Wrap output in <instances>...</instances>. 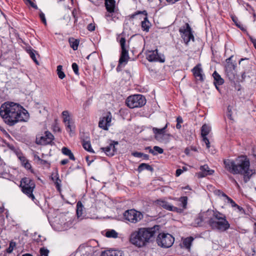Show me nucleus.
<instances>
[{"mask_svg":"<svg viewBox=\"0 0 256 256\" xmlns=\"http://www.w3.org/2000/svg\"><path fill=\"white\" fill-rule=\"evenodd\" d=\"M62 152L64 154L68 156L72 152V151L66 147H63L62 149Z\"/></svg>","mask_w":256,"mask_h":256,"instance_id":"09e8293b","label":"nucleus"},{"mask_svg":"<svg viewBox=\"0 0 256 256\" xmlns=\"http://www.w3.org/2000/svg\"><path fill=\"white\" fill-rule=\"evenodd\" d=\"M182 172V170L181 169H177L176 172V176H180Z\"/></svg>","mask_w":256,"mask_h":256,"instance_id":"69168bd1","label":"nucleus"},{"mask_svg":"<svg viewBox=\"0 0 256 256\" xmlns=\"http://www.w3.org/2000/svg\"><path fill=\"white\" fill-rule=\"evenodd\" d=\"M153 150L157 154H162L164 152V150L158 146H154Z\"/></svg>","mask_w":256,"mask_h":256,"instance_id":"603ef678","label":"nucleus"},{"mask_svg":"<svg viewBox=\"0 0 256 256\" xmlns=\"http://www.w3.org/2000/svg\"><path fill=\"white\" fill-rule=\"evenodd\" d=\"M36 233L35 232L34 234L33 235V236L34 237V238L33 239V240L36 241L37 242H42L44 241L46 238L44 237L41 236L40 235H38V238H36Z\"/></svg>","mask_w":256,"mask_h":256,"instance_id":"49530a36","label":"nucleus"},{"mask_svg":"<svg viewBox=\"0 0 256 256\" xmlns=\"http://www.w3.org/2000/svg\"><path fill=\"white\" fill-rule=\"evenodd\" d=\"M52 130L54 132H61V129L59 126L57 119L54 120V124L52 126Z\"/></svg>","mask_w":256,"mask_h":256,"instance_id":"58836bf2","label":"nucleus"},{"mask_svg":"<svg viewBox=\"0 0 256 256\" xmlns=\"http://www.w3.org/2000/svg\"><path fill=\"white\" fill-rule=\"evenodd\" d=\"M72 68L74 72V74L78 76L79 75V72H78V65L74 62V63H72Z\"/></svg>","mask_w":256,"mask_h":256,"instance_id":"de8ad7c7","label":"nucleus"},{"mask_svg":"<svg viewBox=\"0 0 256 256\" xmlns=\"http://www.w3.org/2000/svg\"><path fill=\"white\" fill-rule=\"evenodd\" d=\"M100 254L101 256H122V252L116 250H107L102 252Z\"/></svg>","mask_w":256,"mask_h":256,"instance_id":"412c9836","label":"nucleus"},{"mask_svg":"<svg viewBox=\"0 0 256 256\" xmlns=\"http://www.w3.org/2000/svg\"><path fill=\"white\" fill-rule=\"evenodd\" d=\"M140 14H142L145 16V17L144 18V20L142 21L141 22V25H142V30L144 31H146V32H148L149 31L151 24H150V22L148 20V13L146 10H144L143 11H140V10L136 11L134 14H131L130 16V18L133 19L136 17V16Z\"/></svg>","mask_w":256,"mask_h":256,"instance_id":"f8f14e48","label":"nucleus"},{"mask_svg":"<svg viewBox=\"0 0 256 256\" xmlns=\"http://www.w3.org/2000/svg\"><path fill=\"white\" fill-rule=\"evenodd\" d=\"M68 42L70 44V46L73 49V50H78L80 43L79 40L76 39L72 37H70L68 38Z\"/></svg>","mask_w":256,"mask_h":256,"instance_id":"393cba45","label":"nucleus"},{"mask_svg":"<svg viewBox=\"0 0 256 256\" xmlns=\"http://www.w3.org/2000/svg\"><path fill=\"white\" fill-rule=\"evenodd\" d=\"M0 116L4 122L12 126L19 122L26 121L29 116L28 111L18 104L5 102L0 108Z\"/></svg>","mask_w":256,"mask_h":256,"instance_id":"f257e3e1","label":"nucleus"},{"mask_svg":"<svg viewBox=\"0 0 256 256\" xmlns=\"http://www.w3.org/2000/svg\"><path fill=\"white\" fill-rule=\"evenodd\" d=\"M193 72V74L195 77H198L199 80L200 82H204V76L202 74V70L201 68V64H198L192 70Z\"/></svg>","mask_w":256,"mask_h":256,"instance_id":"a211bd4d","label":"nucleus"},{"mask_svg":"<svg viewBox=\"0 0 256 256\" xmlns=\"http://www.w3.org/2000/svg\"><path fill=\"white\" fill-rule=\"evenodd\" d=\"M226 116L228 118L232 120V108L230 106H228L227 108V113Z\"/></svg>","mask_w":256,"mask_h":256,"instance_id":"8fccbe9b","label":"nucleus"},{"mask_svg":"<svg viewBox=\"0 0 256 256\" xmlns=\"http://www.w3.org/2000/svg\"><path fill=\"white\" fill-rule=\"evenodd\" d=\"M180 202L182 204L184 208H186L188 202L187 196H182L180 198Z\"/></svg>","mask_w":256,"mask_h":256,"instance_id":"37998d69","label":"nucleus"},{"mask_svg":"<svg viewBox=\"0 0 256 256\" xmlns=\"http://www.w3.org/2000/svg\"><path fill=\"white\" fill-rule=\"evenodd\" d=\"M113 15H115V10L114 12H108L105 14V17L107 18L108 20H112L115 21L116 20L118 19V17L117 16H113Z\"/></svg>","mask_w":256,"mask_h":256,"instance_id":"473e14b6","label":"nucleus"},{"mask_svg":"<svg viewBox=\"0 0 256 256\" xmlns=\"http://www.w3.org/2000/svg\"><path fill=\"white\" fill-rule=\"evenodd\" d=\"M232 57L233 56H232L226 60V71L227 72L228 76L232 75L234 76L232 70L235 69L236 65L232 62Z\"/></svg>","mask_w":256,"mask_h":256,"instance_id":"6ab92c4d","label":"nucleus"},{"mask_svg":"<svg viewBox=\"0 0 256 256\" xmlns=\"http://www.w3.org/2000/svg\"><path fill=\"white\" fill-rule=\"evenodd\" d=\"M132 155L136 158H142L143 155V153L138 152H134L132 153Z\"/></svg>","mask_w":256,"mask_h":256,"instance_id":"5fc2aeb1","label":"nucleus"},{"mask_svg":"<svg viewBox=\"0 0 256 256\" xmlns=\"http://www.w3.org/2000/svg\"><path fill=\"white\" fill-rule=\"evenodd\" d=\"M26 50L28 52V53L29 54L30 58H32V50L30 46H29L28 48H26Z\"/></svg>","mask_w":256,"mask_h":256,"instance_id":"bf43d9fd","label":"nucleus"},{"mask_svg":"<svg viewBox=\"0 0 256 256\" xmlns=\"http://www.w3.org/2000/svg\"><path fill=\"white\" fill-rule=\"evenodd\" d=\"M52 179L54 182L57 190L60 191L61 180L58 176H56V178L54 177H52Z\"/></svg>","mask_w":256,"mask_h":256,"instance_id":"4c0bfd02","label":"nucleus"},{"mask_svg":"<svg viewBox=\"0 0 256 256\" xmlns=\"http://www.w3.org/2000/svg\"><path fill=\"white\" fill-rule=\"evenodd\" d=\"M222 196L226 198L228 200V202L230 203L232 207H235L238 206V204L229 196H228L226 194H222Z\"/></svg>","mask_w":256,"mask_h":256,"instance_id":"a19ab883","label":"nucleus"},{"mask_svg":"<svg viewBox=\"0 0 256 256\" xmlns=\"http://www.w3.org/2000/svg\"><path fill=\"white\" fill-rule=\"evenodd\" d=\"M84 206L80 201H78L76 204V214L78 218L83 216Z\"/></svg>","mask_w":256,"mask_h":256,"instance_id":"c85d7f7f","label":"nucleus"},{"mask_svg":"<svg viewBox=\"0 0 256 256\" xmlns=\"http://www.w3.org/2000/svg\"><path fill=\"white\" fill-rule=\"evenodd\" d=\"M156 204L162 208L170 211L172 208V206L165 200H157L156 201Z\"/></svg>","mask_w":256,"mask_h":256,"instance_id":"5701e85b","label":"nucleus"},{"mask_svg":"<svg viewBox=\"0 0 256 256\" xmlns=\"http://www.w3.org/2000/svg\"><path fill=\"white\" fill-rule=\"evenodd\" d=\"M87 29L90 32H92L95 30V26L94 24L91 23L88 24Z\"/></svg>","mask_w":256,"mask_h":256,"instance_id":"6e6d98bb","label":"nucleus"},{"mask_svg":"<svg viewBox=\"0 0 256 256\" xmlns=\"http://www.w3.org/2000/svg\"><path fill=\"white\" fill-rule=\"evenodd\" d=\"M112 117L110 112H108L105 116L100 119L98 122L99 127L104 130H108V127L110 126Z\"/></svg>","mask_w":256,"mask_h":256,"instance_id":"4468645a","label":"nucleus"},{"mask_svg":"<svg viewBox=\"0 0 256 256\" xmlns=\"http://www.w3.org/2000/svg\"><path fill=\"white\" fill-rule=\"evenodd\" d=\"M144 170H146L151 172L154 171L153 168L150 164L146 163H142L139 165L138 168V172L140 173Z\"/></svg>","mask_w":256,"mask_h":256,"instance_id":"a878e982","label":"nucleus"},{"mask_svg":"<svg viewBox=\"0 0 256 256\" xmlns=\"http://www.w3.org/2000/svg\"><path fill=\"white\" fill-rule=\"evenodd\" d=\"M210 128L206 124H204L201 128L202 136H206L210 132Z\"/></svg>","mask_w":256,"mask_h":256,"instance_id":"72a5a7b5","label":"nucleus"},{"mask_svg":"<svg viewBox=\"0 0 256 256\" xmlns=\"http://www.w3.org/2000/svg\"><path fill=\"white\" fill-rule=\"evenodd\" d=\"M105 6L108 12H114L116 7L115 0H105Z\"/></svg>","mask_w":256,"mask_h":256,"instance_id":"4be33fe9","label":"nucleus"},{"mask_svg":"<svg viewBox=\"0 0 256 256\" xmlns=\"http://www.w3.org/2000/svg\"><path fill=\"white\" fill-rule=\"evenodd\" d=\"M34 158L35 159L36 158L38 160L40 161V163L42 164H45L47 162L46 160H41L40 158L38 156H37L36 155H34Z\"/></svg>","mask_w":256,"mask_h":256,"instance_id":"e2e57ef3","label":"nucleus"},{"mask_svg":"<svg viewBox=\"0 0 256 256\" xmlns=\"http://www.w3.org/2000/svg\"><path fill=\"white\" fill-rule=\"evenodd\" d=\"M57 74L58 76V78L60 79H63L65 76L66 75L64 73V72L62 71V66L61 65H59L57 66Z\"/></svg>","mask_w":256,"mask_h":256,"instance_id":"e433bc0d","label":"nucleus"},{"mask_svg":"<svg viewBox=\"0 0 256 256\" xmlns=\"http://www.w3.org/2000/svg\"><path fill=\"white\" fill-rule=\"evenodd\" d=\"M249 38L252 42L253 44L254 48L256 49V39L254 38L248 34Z\"/></svg>","mask_w":256,"mask_h":256,"instance_id":"4d7b16f0","label":"nucleus"},{"mask_svg":"<svg viewBox=\"0 0 256 256\" xmlns=\"http://www.w3.org/2000/svg\"><path fill=\"white\" fill-rule=\"evenodd\" d=\"M66 129L67 130H70V132L72 131L71 125L70 124V122H68L66 124Z\"/></svg>","mask_w":256,"mask_h":256,"instance_id":"338daca9","label":"nucleus"},{"mask_svg":"<svg viewBox=\"0 0 256 256\" xmlns=\"http://www.w3.org/2000/svg\"><path fill=\"white\" fill-rule=\"evenodd\" d=\"M126 38L124 37H122L120 40L122 51L118 62L120 64H124V65L127 64L130 58L128 50L126 48Z\"/></svg>","mask_w":256,"mask_h":256,"instance_id":"9b49d317","label":"nucleus"},{"mask_svg":"<svg viewBox=\"0 0 256 256\" xmlns=\"http://www.w3.org/2000/svg\"><path fill=\"white\" fill-rule=\"evenodd\" d=\"M206 223L213 230H218L224 232L230 228V224L226 219L224 214L218 212L213 210V213L210 216Z\"/></svg>","mask_w":256,"mask_h":256,"instance_id":"20e7f679","label":"nucleus"},{"mask_svg":"<svg viewBox=\"0 0 256 256\" xmlns=\"http://www.w3.org/2000/svg\"><path fill=\"white\" fill-rule=\"evenodd\" d=\"M176 122L177 123L182 124L183 122V120L180 116H178L176 118Z\"/></svg>","mask_w":256,"mask_h":256,"instance_id":"774afa93","label":"nucleus"},{"mask_svg":"<svg viewBox=\"0 0 256 256\" xmlns=\"http://www.w3.org/2000/svg\"><path fill=\"white\" fill-rule=\"evenodd\" d=\"M46 140L44 136H40L39 139L36 137V143L41 145H47L48 144V142Z\"/></svg>","mask_w":256,"mask_h":256,"instance_id":"f704fd0d","label":"nucleus"},{"mask_svg":"<svg viewBox=\"0 0 256 256\" xmlns=\"http://www.w3.org/2000/svg\"><path fill=\"white\" fill-rule=\"evenodd\" d=\"M146 58L149 62H164L165 61L164 56H161L160 54H159L157 49L150 51L146 55Z\"/></svg>","mask_w":256,"mask_h":256,"instance_id":"ddd939ff","label":"nucleus"},{"mask_svg":"<svg viewBox=\"0 0 256 256\" xmlns=\"http://www.w3.org/2000/svg\"><path fill=\"white\" fill-rule=\"evenodd\" d=\"M200 170L201 172L198 173L199 178H203L208 175H212L214 172V170L210 169L207 164L200 166Z\"/></svg>","mask_w":256,"mask_h":256,"instance_id":"f3484780","label":"nucleus"},{"mask_svg":"<svg viewBox=\"0 0 256 256\" xmlns=\"http://www.w3.org/2000/svg\"><path fill=\"white\" fill-rule=\"evenodd\" d=\"M236 26L239 28L242 31L246 32V29L243 26L242 24L239 22L238 24H236Z\"/></svg>","mask_w":256,"mask_h":256,"instance_id":"680f3d73","label":"nucleus"},{"mask_svg":"<svg viewBox=\"0 0 256 256\" xmlns=\"http://www.w3.org/2000/svg\"><path fill=\"white\" fill-rule=\"evenodd\" d=\"M82 145L85 150L90 152L94 153V152L92 148L91 144L90 141L83 140Z\"/></svg>","mask_w":256,"mask_h":256,"instance_id":"2f4dec72","label":"nucleus"},{"mask_svg":"<svg viewBox=\"0 0 256 256\" xmlns=\"http://www.w3.org/2000/svg\"><path fill=\"white\" fill-rule=\"evenodd\" d=\"M212 76L214 79V84L217 90H218V86L222 85L224 83V80L216 72L214 71L212 74Z\"/></svg>","mask_w":256,"mask_h":256,"instance_id":"aec40b11","label":"nucleus"},{"mask_svg":"<svg viewBox=\"0 0 256 256\" xmlns=\"http://www.w3.org/2000/svg\"><path fill=\"white\" fill-rule=\"evenodd\" d=\"M32 179L28 177L22 178L20 182V187L22 192L29 198H32Z\"/></svg>","mask_w":256,"mask_h":256,"instance_id":"9d476101","label":"nucleus"},{"mask_svg":"<svg viewBox=\"0 0 256 256\" xmlns=\"http://www.w3.org/2000/svg\"><path fill=\"white\" fill-rule=\"evenodd\" d=\"M39 16H40V18L42 22L45 25H46V18H45L44 14L42 12H40V14H39Z\"/></svg>","mask_w":256,"mask_h":256,"instance_id":"3c124183","label":"nucleus"},{"mask_svg":"<svg viewBox=\"0 0 256 256\" xmlns=\"http://www.w3.org/2000/svg\"><path fill=\"white\" fill-rule=\"evenodd\" d=\"M170 211L177 212H181V210L180 208H178L174 206H172V208L170 210Z\"/></svg>","mask_w":256,"mask_h":256,"instance_id":"052dcab7","label":"nucleus"},{"mask_svg":"<svg viewBox=\"0 0 256 256\" xmlns=\"http://www.w3.org/2000/svg\"><path fill=\"white\" fill-rule=\"evenodd\" d=\"M160 230L157 231L158 236L156 239L158 245L163 248H168L173 244L174 238L170 234L160 233Z\"/></svg>","mask_w":256,"mask_h":256,"instance_id":"423d86ee","label":"nucleus"},{"mask_svg":"<svg viewBox=\"0 0 256 256\" xmlns=\"http://www.w3.org/2000/svg\"><path fill=\"white\" fill-rule=\"evenodd\" d=\"M100 150H102V151L108 156H114V150H112V148L110 146V143L106 147L101 148Z\"/></svg>","mask_w":256,"mask_h":256,"instance_id":"bb28decb","label":"nucleus"},{"mask_svg":"<svg viewBox=\"0 0 256 256\" xmlns=\"http://www.w3.org/2000/svg\"><path fill=\"white\" fill-rule=\"evenodd\" d=\"M25 4L30 7H32V0H24Z\"/></svg>","mask_w":256,"mask_h":256,"instance_id":"0e129e2a","label":"nucleus"},{"mask_svg":"<svg viewBox=\"0 0 256 256\" xmlns=\"http://www.w3.org/2000/svg\"><path fill=\"white\" fill-rule=\"evenodd\" d=\"M168 123L166 122V125L161 128L154 127L152 128L153 133L154 134V138L160 142L166 143L170 141V138L172 135L170 134L166 133Z\"/></svg>","mask_w":256,"mask_h":256,"instance_id":"0eeeda50","label":"nucleus"},{"mask_svg":"<svg viewBox=\"0 0 256 256\" xmlns=\"http://www.w3.org/2000/svg\"><path fill=\"white\" fill-rule=\"evenodd\" d=\"M159 225L152 228H140L131 233L129 238L130 242L138 248H142L148 243L153 242L158 231Z\"/></svg>","mask_w":256,"mask_h":256,"instance_id":"7ed1b4c3","label":"nucleus"},{"mask_svg":"<svg viewBox=\"0 0 256 256\" xmlns=\"http://www.w3.org/2000/svg\"><path fill=\"white\" fill-rule=\"evenodd\" d=\"M106 236L107 238H116L118 236V234L114 230H110L106 232Z\"/></svg>","mask_w":256,"mask_h":256,"instance_id":"c9c22d12","label":"nucleus"},{"mask_svg":"<svg viewBox=\"0 0 256 256\" xmlns=\"http://www.w3.org/2000/svg\"><path fill=\"white\" fill-rule=\"evenodd\" d=\"M16 246V243L13 241H11L10 243L9 246L6 250V254H10Z\"/></svg>","mask_w":256,"mask_h":256,"instance_id":"ea45409f","label":"nucleus"},{"mask_svg":"<svg viewBox=\"0 0 256 256\" xmlns=\"http://www.w3.org/2000/svg\"><path fill=\"white\" fill-rule=\"evenodd\" d=\"M110 146L112 148V150H114V154L117 152V148H116V146L118 144V142L114 140H110Z\"/></svg>","mask_w":256,"mask_h":256,"instance_id":"c03bdc74","label":"nucleus"},{"mask_svg":"<svg viewBox=\"0 0 256 256\" xmlns=\"http://www.w3.org/2000/svg\"><path fill=\"white\" fill-rule=\"evenodd\" d=\"M44 136L46 138V140L48 142V144L52 145L54 143L52 140H54V136L53 134L47 130L44 132Z\"/></svg>","mask_w":256,"mask_h":256,"instance_id":"7c9ffc66","label":"nucleus"},{"mask_svg":"<svg viewBox=\"0 0 256 256\" xmlns=\"http://www.w3.org/2000/svg\"><path fill=\"white\" fill-rule=\"evenodd\" d=\"M100 253L101 252L98 246H88L84 248L83 256H99Z\"/></svg>","mask_w":256,"mask_h":256,"instance_id":"2eb2a0df","label":"nucleus"},{"mask_svg":"<svg viewBox=\"0 0 256 256\" xmlns=\"http://www.w3.org/2000/svg\"><path fill=\"white\" fill-rule=\"evenodd\" d=\"M202 137L203 138L204 142L206 143V148H210V143L209 140L207 138L206 136H202Z\"/></svg>","mask_w":256,"mask_h":256,"instance_id":"864d4df0","label":"nucleus"},{"mask_svg":"<svg viewBox=\"0 0 256 256\" xmlns=\"http://www.w3.org/2000/svg\"><path fill=\"white\" fill-rule=\"evenodd\" d=\"M34 106L35 114H44L46 112L44 107L39 103H36Z\"/></svg>","mask_w":256,"mask_h":256,"instance_id":"c756f323","label":"nucleus"},{"mask_svg":"<svg viewBox=\"0 0 256 256\" xmlns=\"http://www.w3.org/2000/svg\"><path fill=\"white\" fill-rule=\"evenodd\" d=\"M126 104L130 108H141L146 104V99L142 94H134L127 98Z\"/></svg>","mask_w":256,"mask_h":256,"instance_id":"39448f33","label":"nucleus"},{"mask_svg":"<svg viewBox=\"0 0 256 256\" xmlns=\"http://www.w3.org/2000/svg\"><path fill=\"white\" fill-rule=\"evenodd\" d=\"M18 158L20 161L22 165L26 169L30 170V172H32L31 164L28 162V160L26 158V157L23 156H18Z\"/></svg>","mask_w":256,"mask_h":256,"instance_id":"b1692460","label":"nucleus"},{"mask_svg":"<svg viewBox=\"0 0 256 256\" xmlns=\"http://www.w3.org/2000/svg\"><path fill=\"white\" fill-rule=\"evenodd\" d=\"M213 210H208L206 212L200 214L198 217L195 220L196 223L198 226H200L202 222L206 221H206L209 220L210 216H211Z\"/></svg>","mask_w":256,"mask_h":256,"instance_id":"dca6fc26","label":"nucleus"},{"mask_svg":"<svg viewBox=\"0 0 256 256\" xmlns=\"http://www.w3.org/2000/svg\"><path fill=\"white\" fill-rule=\"evenodd\" d=\"M36 56H38V58L40 57V55L38 52L36 50H33V62H34L36 64L40 65L39 62L38 61Z\"/></svg>","mask_w":256,"mask_h":256,"instance_id":"a18cd8bd","label":"nucleus"},{"mask_svg":"<svg viewBox=\"0 0 256 256\" xmlns=\"http://www.w3.org/2000/svg\"><path fill=\"white\" fill-rule=\"evenodd\" d=\"M194 240V238L193 237L189 236L184 240L182 244L186 248L190 249Z\"/></svg>","mask_w":256,"mask_h":256,"instance_id":"cd10ccee","label":"nucleus"},{"mask_svg":"<svg viewBox=\"0 0 256 256\" xmlns=\"http://www.w3.org/2000/svg\"><path fill=\"white\" fill-rule=\"evenodd\" d=\"M224 163L225 168L230 173L243 175L245 183H247L252 175L255 173L254 170L250 168V160L244 156H240L234 160H224Z\"/></svg>","mask_w":256,"mask_h":256,"instance_id":"f03ea898","label":"nucleus"},{"mask_svg":"<svg viewBox=\"0 0 256 256\" xmlns=\"http://www.w3.org/2000/svg\"><path fill=\"white\" fill-rule=\"evenodd\" d=\"M49 250L44 247L41 248L40 250V256H48Z\"/></svg>","mask_w":256,"mask_h":256,"instance_id":"79ce46f5","label":"nucleus"},{"mask_svg":"<svg viewBox=\"0 0 256 256\" xmlns=\"http://www.w3.org/2000/svg\"><path fill=\"white\" fill-rule=\"evenodd\" d=\"M179 32L185 44L188 46L190 40L194 41L193 32L188 23H186L179 29Z\"/></svg>","mask_w":256,"mask_h":256,"instance_id":"1a4fd4ad","label":"nucleus"},{"mask_svg":"<svg viewBox=\"0 0 256 256\" xmlns=\"http://www.w3.org/2000/svg\"><path fill=\"white\" fill-rule=\"evenodd\" d=\"M145 150H148L150 153L152 154L154 156L157 154V153L155 152L152 149L150 146H147L145 148Z\"/></svg>","mask_w":256,"mask_h":256,"instance_id":"13d9d810","label":"nucleus"},{"mask_svg":"<svg viewBox=\"0 0 256 256\" xmlns=\"http://www.w3.org/2000/svg\"><path fill=\"white\" fill-rule=\"evenodd\" d=\"M123 216L124 220L133 224L139 222L144 218L143 214L134 209L126 210L123 214Z\"/></svg>","mask_w":256,"mask_h":256,"instance_id":"6e6552de","label":"nucleus"}]
</instances>
